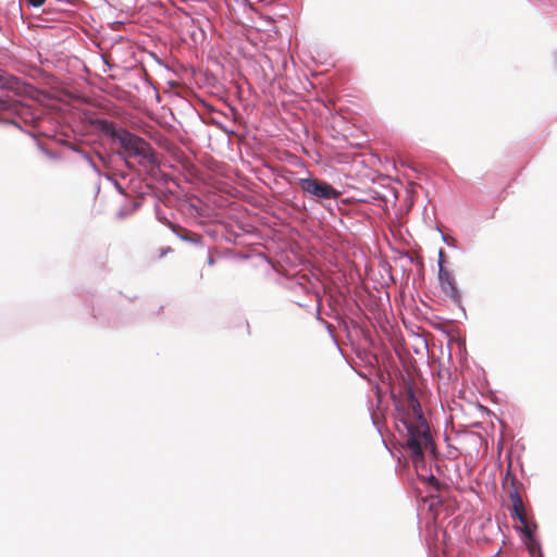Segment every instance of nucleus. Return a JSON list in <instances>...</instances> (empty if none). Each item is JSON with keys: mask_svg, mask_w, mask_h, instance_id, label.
I'll return each mask as SVG.
<instances>
[{"mask_svg": "<svg viewBox=\"0 0 557 557\" xmlns=\"http://www.w3.org/2000/svg\"><path fill=\"white\" fill-rule=\"evenodd\" d=\"M102 129L120 144L128 157L138 158L140 165L154 166L158 163L153 148L144 138L124 128H116L113 123L109 122H104Z\"/></svg>", "mask_w": 557, "mask_h": 557, "instance_id": "f257e3e1", "label": "nucleus"}, {"mask_svg": "<svg viewBox=\"0 0 557 557\" xmlns=\"http://www.w3.org/2000/svg\"><path fill=\"white\" fill-rule=\"evenodd\" d=\"M412 418L407 423L408 438L407 447L411 453L414 462L423 459L424 449H434L430 428L422 414L418 400H411Z\"/></svg>", "mask_w": 557, "mask_h": 557, "instance_id": "f03ea898", "label": "nucleus"}, {"mask_svg": "<svg viewBox=\"0 0 557 557\" xmlns=\"http://www.w3.org/2000/svg\"><path fill=\"white\" fill-rule=\"evenodd\" d=\"M298 185L304 194L317 200L337 199L341 193L326 182L313 177L299 178Z\"/></svg>", "mask_w": 557, "mask_h": 557, "instance_id": "7ed1b4c3", "label": "nucleus"}, {"mask_svg": "<svg viewBox=\"0 0 557 557\" xmlns=\"http://www.w3.org/2000/svg\"><path fill=\"white\" fill-rule=\"evenodd\" d=\"M509 498L511 502V517L520 522V525L517 529L523 535H530V531L534 530L536 524L529 520L523 500L516 488L510 492Z\"/></svg>", "mask_w": 557, "mask_h": 557, "instance_id": "20e7f679", "label": "nucleus"}, {"mask_svg": "<svg viewBox=\"0 0 557 557\" xmlns=\"http://www.w3.org/2000/svg\"><path fill=\"white\" fill-rule=\"evenodd\" d=\"M443 256H444V252L441 249L440 250V261H438V265H440L438 278H440L441 289L444 293V295H446L454 301H459L460 300L459 290L455 283L454 276L443 265Z\"/></svg>", "mask_w": 557, "mask_h": 557, "instance_id": "39448f33", "label": "nucleus"}, {"mask_svg": "<svg viewBox=\"0 0 557 557\" xmlns=\"http://www.w3.org/2000/svg\"><path fill=\"white\" fill-rule=\"evenodd\" d=\"M533 532L534 530L530 531V535H523V542L532 557H534L535 553L540 549L539 543L536 542Z\"/></svg>", "mask_w": 557, "mask_h": 557, "instance_id": "423d86ee", "label": "nucleus"}, {"mask_svg": "<svg viewBox=\"0 0 557 557\" xmlns=\"http://www.w3.org/2000/svg\"><path fill=\"white\" fill-rule=\"evenodd\" d=\"M46 0H28V3L33 7H41Z\"/></svg>", "mask_w": 557, "mask_h": 557, "instance_id": "0eeeda50", "label": "nucleus"}, {"mask_svg": "<svg viewBox=\"0 0 557 557\" xmlns=\"http://www.w3.org/2000/svg\"><path fill=\"white\" fill-rule=\"evenodd\" d=\"M3 81V75L0 73V82Z\"/></svg>", "mask_w": 557, "mask_h": 557, "instance_id": "6e6552de", "label": "nucleus"}]
</instances>
